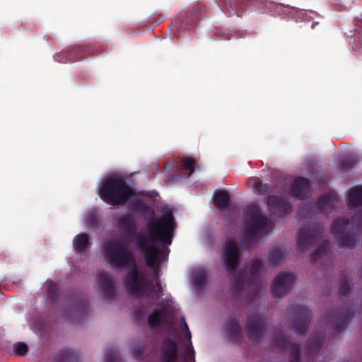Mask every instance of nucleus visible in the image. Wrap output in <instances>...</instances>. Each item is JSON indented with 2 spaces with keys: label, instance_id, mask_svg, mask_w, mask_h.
<instances>
[{
  "label": "nucleus",
  "instance_id": "f257e3e1",
  "mask_svg": "<svg viewBox=\"0 0 362 362\" xmlns=\"http://www.w3.org/2000/svg\"><path fill=\"white\" fill-rule=\"evenodd\" d=\"M176 226L173 212L167 211L160 218L147 221V235H140L136 238V246L144 254L148 266L153 267L152 276L155 281L160 280V257L168 256V253L157 247L155 243H160L163 249L165 245H171L173 231Z\"/></svg>",
  "mask_w": 362,
  "mask_h": 362
},
{
  "label": "nucleus",
  "instance_id": "f03ea898",
  "mask_svg": "<svg viewBox=\"0 0 362 362\" xmlns=\"http://www.w3.org/2000/svg\"><path fill=\"white\" fill-rule=\"evenodd\" d=\"M105 260L115 269H123L132 266L131 272L124 279L126 288L129 293L146 295L148 281L138 270L134 253L127 245L117 239L106 243L103 247Z\"/></svg>",
  "mask_w": 362,
  "mask_h": 362
},
{
  "label": "nucleus",
  "instance_id": "7ed1b4c3",
  "mask_svg": "<svg viewBox=\"0 0 362 362\" xmlns=\"http://www.w3.org/2000/svg\"><path fill=\"white\" fill-rule=\"evenodd\" d=\"M362 229V209H358L351 220L339 217L334 220L331 232L341 247L352 250L360 241V230Z\"/></svg>",
  "mask_w": 362,
  "mask_h": 362
},
{
  "label": "nucleus",
  "instance_id": "20e7f679",
  "mask_svg": "<svg viewBox=\"0 0 362 362\" xmlns=\"http://www.w3.org/2000/svg\"><path fill=\"white\" fill-rule=\"evenodd\" d=\"M263 268L262 262L259 259H252L250 265L248 275L245 271L235 273L230 280V293L235 299H239L246 286L247 298L253 299L261 288L260 273Z\"/></svg>",
  "mask_w": 362,
  "mask_h": 362
},
{
  "label": "nucleus",
  "instance_id": "39448f33",
  "mask_svg": "<svg viewBox=\"0 0 362 362\" xmlns=\"http://www.w3.org/2000/svg\"><path fill=\"white\" fill-rule=\"evenodd\" d=\"M135 192L119 175H112L106 177L99 189V196L102 200L112 206H123Z\"/></svg>",
  "mask_w": 362,
  "mask_h": 362
},
{
  "label": "nucleus",
  "instance_id": "423d86ee",
  "mask_svg": "<svg viewBox=\"0 0 362 362\" xmlns=\"http://www.w3.org/2000/svg\"><path fill=\"white\" fill-rule=\"evenodd\" d=\"M243 214L245 230L250 238L260 237L272 230V222L262 214L257 204H247Z\"/></svg>",
  "mask_w": 362,
  "mask_h": 362
},
{
  "label": "nucleus",
  "instance_id": "0eeeda50",
  "mask_svg": "<svg viewBox=\"0 0 362 362\" xmlns=\"http://www.w3.org/2000/svg\"><path fill=\"white\" fill-rule=\"evenodd\" d=\"M97 51L98 48L94 45L80 44L57 53L54 58L59 63L76 62L92 56Z\"/></svg>",
  "mask_w": 362,
  "mask_h": 362
},
{
  "label": "nucleus",
  "instance_id": "6e6552de",
  "mask_svg": "<svg viewBox=\"0 0 362 362\" xmlns=\"http://www.w3.org/2000/svg\"><path fill=\"white\" fill-rule=\"evenodd\" d=\"M287 314L293 317L292 327L295 332L305 337L310 323V311L303 305H289Z\"/></svg>",
  "mask_w": 362,
  "mask_h": 362
},
{
  "label": "nucleus",
  "instance_id": "1a4fd4ad",
  "mask_svg": "<svg viewBox=\"0 0 362 362\" xmlns=\"http://www.w3.org/2000/svg\"><path fill=\"white\" fill-rule=\"evenodd\" d=\"M322 233L323 225L320 223L302 227L298 233L296 240L298 250L304 252L309 246L314 245L320 240Z\"/></svg>",
  "mask_w": 362,
  "mask_h": 362
},
{
  "label": "nucleus",
  "instance_id": "9d476101",
  "mask_svg": "<svg viewBox=\"0 0 362 362\" xmlns=\"http://www.w3.org/2000/svg\"><path fill=\"white\" fill-rule=\"evenodd\" d=\"M267 328V318L259 313L249 315L247 317V337L252 343H259Z\"/></svg>",
  "mask_w": 362,
  "mask_h": 362
},
{
  "label": "nucleus",
  "instance_id": "9b49d317",
  "mask_svg": "<svg viewBox=\"0 0 362 362\" xmlns=\"http://www.w3.org/2000/svg\"><path fill=\"white\" fill-rule=\"evenodd\" d=\"M240 250L233 240H226L223 246L222 262L228 272L235 271L240 264Z\"/></svg>",
  "mask_w": 362,
  "mask_h": 362
},
{
  "label": "nucleus",
  "instance_id": "f8f14e48",
  "mask_svg": "<svg viewBox=\"0 0 362 362\" xmlns=\"http://www.w3.org/2000/svg\"><path fill=\"white\" fill-rule=\"evenodd\" d=\"M353 317L354 311L349 305L341 308L338 312L331 313L329 322L332 324L334 335L344 331Z\"/></svg>",
  "mask_w": 362,
  "mask_h": 362
},
{
  "label": "nucleus",
  "instance_id": "ddd939ff",
  "mask_svg": "<svg viewBox=\"0 0 362 362\" xmlns=\"http://www.w3.org/2000/svg\"><path fill=\"white\" fill-rule=\"evenodd\" d=\"M295 276L291 273H281L276 276L271 286L272 293L276 297L285 296L294 282Z\"/></svg>",
  "mask_w": 362,
  "mask_h": 362
},
{
  "label": "nucleus",
  "instance_id": "4468645a",
  "mask_svg": "<svg viewBox=\"0 0 362 362\" xmlns=\"http://www.w3.org/2000/svg\"><path fill=\"white\" fill-rule=\"evenodd\" d=\"M220 8L228 16H241L249 4L254 0H218Z\"/></svg>",
  "mask_w": 362,
  "mask_h": 362
},
{
  "label": "nucleus",
  "instance_id": "2eb2a0df",
  "mask_svg": "<svg viewBox=\"0 0 362 362\" xmlns=\"http://www.w3.org/2000/svg\"><path fill=\"white\" fill-rule=\"evenodd\" d=\"M273 343L276 347L289 353V362H301L300 346L298 344L288 341L282 334H276Z\"/></svg>",
  "mask_w": 362,
  "mask_h": 362
},
{
  "label": "nucleus",
  "instance_id": "dca6fc26",
  "mask_svg": "<svg viewBox=\"0 0 362 362\" xmlns=\"http://www.w3.org/2000/svg\"><path fill=\"white\" fill-rule=\"evenodd\" d=\"M268 207L279 217L289 214L292 210L290 202L283 197L275 195H269L267 200Z\"/></svg>",
  "mask_w": 362,
  "mask_h": 362
},
{
  "label": "nucleus",
  "instance_id": "f3484780",
  "mask_svg": "<svg viewBox=\"0 0 362 362\" xmlns=\"http://www.w3.org/2000/svg\"><path fill=\"white\" fill-rule=\"evenodd\" d=\"M177 354L178 349L176 341L170 338L165 339L161 348V356L159 362H176Z\"/></svg>",
  "mask_w": 362,
  "mask_h": 362
},
{
  "label": "nucleus",
  "instance_id": "a211bd4d",
  "mask_svg": "<svg viewBox=\"0 0 362 362\" xmlns=\"http://www.w3.org/2000/svg\"><path fill=\"white\" fill-rule=\"evenodd\" d=\"M206 11L204 6L194 4L187 12L180 13L179 19L182 24L195 25Z\"/></svg>",
  "mask_w": 362,
  "mask_h": 362
},
{
  "label": "nucleus",
  "instance_id": "6ab92c4d",
  "mask_svg": "<svg viewBox=\"0 0 362 362\" xmlns=\"http://www.w3.org/2000/svg\"><path fill=\"white\" fill-rule=\"evenodd\" d=\"M310 181L303 177L294 179L291 185L290 194L299 199L305 200L309 192Z\"/></svg>",
  "mask_w": 362,
  "mask_h": 362
},
{
  "label": "nucleus",
  "instance_id": "aec40b11",
  "mask_svg": "<svg viewBox=\"0 0 362 362\" xmlns=\"http://www.w3.org/2000/svg\"><path fill=\"white\" fill-rule=\"evenodd\" d=\"M98 285L102 294L107 299H112L115 295L114 283L107 273H100L97 279Z\"/></svg>",
  "mask_w": 362,
  "mask_h": 362
},
{
  "label": "nucleus",
  "instance_id": "412c9836",
  "mask_svg": "<svg viewBox=\"0 0 362 362\" xmlns=\"http://www.w3.org/2000/svg\"><path fill=\"white\" fill-rule=\"evenodd\" d=\"M117 228L125 236H132L136 233V224L132 215L122 214L117 219Z\"/></svg>",
  "mask_w": 362,
  "mask_h": 362
},
{
  "label": "nucleus",
  "instance_id": "4be33fe9",
  "mask_svg": "<svg viewBox=\"0 0 362 362\" xmlns=\"http://www.w3.org/2000/svg\"><path fill=\"white\" fill-rule=\"evenodd\" d=\"M337 200V195L334 192L323 194L317 200L316 208L322 212H329L334 208Z\"/></svg>",
  "mask_w": 362,
  "mask_h": 362
},
{
  "label": "nucleus",
  "instance_id": "5701e85b",
  "mask_svg": "<svg viewBox=\"0 0 362 362\" xmlns=\"http://www.w3.org/2000/svg\"><path fill=\"white\" fill-rule=\"evenodd\" d=\"M226 332L230 341L238 342L242 339V328L238 320L230 317L226 324Z\"/></svg>",
  "mask_w": 362,
  "mask_h": 362
},
{
  "label": "nucleus",
  "instance_id": "b1692460",
  "mask_svg": "<svg viewBox=\"0 0 362 362\" xmlns=\"http://www.w3.org/2000/svg\"><path fill=\"white\" fill-rule=\"evenodd\" d=\"M325 341V335L322 333H315L308 339L306 351L308 357L316 355L320 350Z\"/></svg>",
  "mask_w": 362,
  "mask_h": 362
},
{
  "label": "nucleus",
  "instance_id": "393cba45",
  "mask_svg": "<svg viewBox=\"0 0 362 362\" xmlns=\"http://www.w3.org/2000/svg\"><path fill=\"white\" fill-rule=\"evenodd\" d=\"M214 205L221 211H225L230 205V194L226 190L218 189L213 196Z\"/></svg>",
  "mask_w": 362,
  "mask_h": 362
},
{
  "label": "nucleus",
  "instance_id": "a878e982",
  "mask_svg": "<svg viewBox=\"0 0 362 362\" xmlns=\"http://www.w3.org/2000/svg\"><path fill=\"white\" fill-rule=\"evenodd\" d=\"M348 206L349 208L362 206V186H356L349 190Z\"/></svg>",
  "mask_w": 362,
  "mask_h": 362
},
{
  "label": "nucleus",
  "instance_id": "bb28decb",
  "mask_svg": "<svg viewBox=\"0 0 362 362\" xmlns=\"http://www.w3.org/2000/svg\"><path fill=\"white\" fill-rule=\"evenodd\" d=\"M77 354L71 349L59 351L54 357L53 362H78Z\"/></svg>",
  "mask_w": 362,
  "mask_h": 362
},
{
  "label": "nucleus",
  "instance_id": "cd10ccee",
  "mask_svg": "<svg viewBox=\"0 0 362 362\" xmlns=\"http://www.w3.org/2000/svg\"><path fill=\"white\" fill-rule=\"evenodd\" d=\"M131 206L134 210L139 211L142 215H146L151 218L154 216V211L142 199H136L134 200L132 202Z\"/></svg>",
  "mask_w": 362,
  "mask_h": 362
},
{
  "label": "nucleus",
  "instance_id": "c85d7f7f",
  "mask_svg": "<svg viewBox=\"0 0 362 362\" xmlns=\"http://www.w3.org/2000/svg\"><path fill=\"white\" fill-rule=\"evenodd\" d=\"M73 245L74 250L78 252H82L86 250L89 245V236L86 233L77 235L74 240Z\"/></svg>",
  "mask_w": 362,
  "mask_h": 362
},
{
  "label": "nucleus",
  "instance_id": "c756f323",
  "mask_svg": "<svg viewBox=\"0 0 362 362\" xmlns=\"http://www.w3.org/2000/svg\"><path fill=\"white\" fill-rule=\"evenodd\" d=\"M165 317V314L163 310L159 312H153L148 317V324L151 328L160 327Z\"/></svg>",
  "mask_w": 362,
  "mask_h": 362
},
{
  "label": "nucleus",
  "instance_id": "7c9ffc66",
  "mask_svg": "<svg viewBox=\"0 0 362 362\" xmlns=\"http://www.w3.org/2000/svg\"><path fill=\"white\" fill-rule=\"evenodd\" d=\"M192 282L197 290L203 289L206 284V273L204 269L196 272L192 277Z\"/></svg>",
  "mask_w": 362,
  "mask_h": 362
},
{
  "label": "nucleus",
  "instance_id": "2f4dec72",
  "mask_svg": "<svg viewBox=\"0 0 362 362\" xmlns=\"http://www.w3.org/2000/svg\"><path fill=\"white\" fill-rule=\"evenodd\" d=\"M47 299L52 304H56L58 303L59 297V289L57 284L50 281L47 284Z\"/></svg>",
  "mask_w": 362,
  "mask_h": 362
},
{
  "label": "nucleus",
  "instance_id": "473e14b6",
  "mask_svg": "<svg viewBox=\"0 0 362 362\" xmlns=\"http://www.w3.org/2000/svg\"><path fill=\"white\" fill-rule=\"evenodd\" d=\"M284 256L285 250H281L279 247H274L269 252V262L273 265L278 264L284 259Z\"/></svg>",
  "mask_w": 362,
  "mask_h": 362
},
{
  "label": "nucleus",
  "instance_id": "72a5a7b5",
  "mask_svg": "<svg viewBox=\"0 0 362 362\" xmlns=\"http://www.w3.org/2000/svg\"><path fill=\"white\" fill-rule=\"evenodd\" d=\"M329 242L327 240H324L322 245L316 250V251L312 255L311 260L313 262H317L320 259L322 255L326 252L329 247Z\"/></svg>",
  "mask_w": 362,
  "mask_h": 362
},
{
  "label": "nucleus",
  "instance_id": "f704fd0d",
  "mask_svg": "<svg viewBox=\"0 0 362 362\" xmlns=\"http://www.w3.org/2000/svg\"><path fill=\"white\" fill-rule=\"evenodd\" d=\"M351 285L348 281L346 277L341 276L339 281V294L340 298H346L351 291Z\"/></svg>",
  "mask_w": 362,
  "mask_h": 362
},
{
  "label": "nucleus",
  "instance_id": "c9c22d12",
  "mask_svg": "<svg viewBox=\"0 0 362 362\" xmlns=\"http://www.w3.org/2000/svg\"><path fill=\"white\" fill-rule=\"evenodd\" d=\"M87 310V301L84 299H78L72 303L71 311L78 314H83Z\"/></svg>",
  "mask_w": 362,
  "mask_h": 362
},
{
  "label": "nucleus",
  "instance_id": "e433bc0d",
  "mask_svg": "<svg viewBox=\"0 0 362 362\" xmlns=\"http://www.w3.org/2000/svg\"><path fill=\"white\" fill-rule=\"evenodd\" d=\"M152 293H155L156 299H159L163 295V287L160 280L156 281V284H153L148 281V291Z\"/></svg>",
  "mask_w": 362,
  "mask_h": 362
},
{
  "label": "nucleus",
  "instance_id": "4c0bfd02",
  "mask_svg": "<svg viewBox=\"0 0 362 362\" xmlns=\"http://www.w3.org/2000/svg\"><path fill=\"white\" fill-rule=\"evenodd\" d=\"M253 188L256 192L259 194L263 195L269 191V185L266 183H263L260 180H255L253 185Z\"/></svg>",
  "mask_w": 362,
  "mask_h": 362
},
{
  "label": "nucleus",
  "instance_id": "58836bf2",
  "mask_svg": "<svg viewBox=\"0 0 362 362\" xmlns=\"http://www.w3.org/2000/svg\"><path fill=\"white\" fill-rule=\"evenodd\" d=\"M105 362H121L117 349H107L105 354Z\"/></svg>",
  "mask_w": 362,
  "mask_h": 362
},
{
  "label": "nucleus",
  "instance_id": "ea45409f",
  "mask_svg": "<svg viewBox=\"0 0 362 362\" xmlns=\"http://www.w3.org/2000/svg\"><path fill=\"white\" fill-rule=\"evenodd\" d=\"M357 160L353 156H348L343 158L340 162V167L343 170H348L352 168L356 163Z\"/></svg>",
  "mask_w": 362,
  "mask_h": 362
},
{
  "label": "nucleus",
  "instance_id": "a19ab883",
  "mask_svg": "<svg viewBox=\"0 0 362 362\" xmlns=\"http://www.w3.org/2000/svg\"><path fill=\"white\" fill-rule=\"evenodd\" d=\"M15 353L18 356H25L28 351V346L25 343L18 342L14 345Z\"/></svg>",
  "mask_w": 362,
  "mask_h": 362
},
{
  "label": "nucleus",
  "instance_id": "79ce46f5",
  "mask_svg": "<svg viewBox=\"0 0 362 362\" xmlns=\"http://www.w3.org/2000/svg\"><path fill=\"white\" fill-rule=\"evenodd\" d=\"M182 166L184 169L189 170L188 176L189 177L194 172V160L192 158H185L182 160Z\"/></svg>",
  "mask_w": 362,
  "mask_h": 362
},
{
  "label": "nucleus",
  "instance_id": "37998d69",
  "mask_svg": "<svg viewBox=\"0 0 362 362\" xmlns=\"http://www.w3.org/2000/svg\"><path fill=\"white\" fill-rule=\"evenodd\" d=\"M86 223L89 226H95L98 224V215L95 211H90L86 216Z\"/></svg>",
  "mask_w": 362,
  "mask_h": 362
},
{
  "label": "nucleus",
  "instance_id": "c03bdc74",
  "mask_svg": "<svg viewBox=\"0 0 362 362\" xmlns=\"http://www.w3.org/2000/svg\"><path fill=\"white\" fill-rule=\"evenodd\" d=\"M183 335L185 336V338L186 339H189V344H190V346L189 347H187V354L189 356L192 355V357L194 358V351L192 348V341H191V333L189 332V329H187L185 334H183Z\"/></svg>",
  "mask_w": 362,
  "mask_h": 362
},
{
  "label": "nucleus",
  "instance_id": "a18cd8bd",
  "mask_svg": "<svg viewBox=\"0 0 362 362\" xmlns=\"http://www.w3.org/2000/svg\"><path fill=\"white\" fill-rule=\"evenodd\" d=\"M354 49L362 54V32H358V40L354 46Z\"/></svg>",
  "mask_w": 362,
  "mask_h": 362
},
{
  "label": "nucleus",
  "instance_id": "49530a36",
  "mask_svg": "<svg viewBox=\"0 0 362 362\" xmlns=\"http://www.w3.org/2000/svg\"><path fill=\"white\" fill-rule=\"evenodd\" d=\"M133 353L136 358H141L143 355V349L141 347L135 348L133 350Z\"/></svg>",
  "mask_w": 362,
  "mask_h": 362
},
{
  "label": "nucleus",
  "instance_id": "de8ad7c7",
  "mask_svg": "<svg viewBox=\"0 0 362 362\" xmlns=\"http://www.w3.org/2000/svg\"><path fill=\"white\" fill-rule=\"evenodd\" d=\"M189 329L188 325L187 322H185V319L183 318L181 322V330L182 334H185V332Z\"/></svg>",
  "mask_w": 362,
  "mask_h": 362
},
{
  "label": "nucleus",
  "instance_id": "09e8293b",
  "mask_svg": "<svg viewBox=\"0 0 362 362\" xmlns=\"http://www.w3.org/2000/svg\"><path fill=\"white\" fill-rule=\"evenodd\" d=\"M317 25H319V23H318V22H314V23L312 24V29H315V26H317Z\"/></svg>",
  "mask_w": 362,
  "mask_h": 362
},
{
  "label": "nucleus",
  "instance_id": "8fccbe9b",
  "mask_svg": "<svg viewBox=\"0 0 362 362\" xmlns=\"http://www.w3.org/2000/svg\"><path fill=\"white\" fill-rule=\"evenodd\" d=\"M62 315H63V316H64V317H67L66 313L65 312H63V314H62Z\"/></svg>",
  "mask_w": 362,
  "mask_h": 362
}]
</instances>
